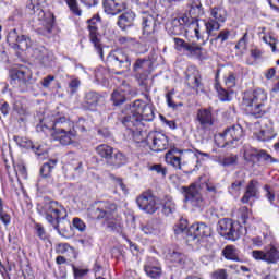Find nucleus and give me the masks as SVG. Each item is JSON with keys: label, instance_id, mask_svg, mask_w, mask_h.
Returning <instances> with one entry per match:
<instances>
[{"label": "nucleus", "instance_id": "79ce46f5", "mask_svg": "<svg viewBox=\"0 0 279 279\" xmlns=\"http://www.w3.org/2000/svg\"><path fill=\"white\" fill-rule=\"evenodd\" d=\"M174 234H187V236H191V232L189 231V221L185 219H181L178 225L173 228Z\"/></svg>", "mask_w": 279, "mask_h": 279}, {"label": "nucleus", "instance_id": "dca6fc26", "mask_svg": "<svg viewBox=\"0 0 279 279\" xmlns=\"http://www.w3.org/2000/svg\"><path fill=\"white\" fill-rule=\"evenodd\" d=\"M252 256L255 260H264L268 265H276L279 260V251L274 245H268L264 251H253Z\"/></svg>", "mask_w": 279, "mask_h": 279}, {"label": "nucleus", "instance_id": "774afa93", "mask_svg": "<svg viewBox=\"0 0 279 279\" xmlns=\"http://www.w3.org/2000/svg\"><path fill=\"white\" fill-rule=\"evenodd\" d=\"M213 279H228V272H226V269L215 271L213 274Z\"/></svg>", "mask_w": 279, "mask_h": 279}, {"label": "nucleus", "instance_id": "72a5a7b5", "mask_svg": "<svg viewBox=\"0 0 279 279\" xmlns=\"http://www.w3.org/2000/svg\"><path fill=\"white\" fill-rule=\"evenodd\" d=\"M110 101L114 108H120V106H123V104L128 101V96H125V92L123 89H114L111 93Z\"/></svg>", "mask_w": 279, "mask_h": 279}, {"label": "nucleus", "instance_id": "b1692460", "mask_svg": "<svg viewBox=\"0 0 279 279\" xmlns=\"http://www.w3.org/2000/svg\"><path fill=\"white\" fill-rule=\"evenodd\" d=\"M105 162L109 167H114L116 169H119V167L128 165V156L121 153V150L113 148L112 154H110V156L107 157V160Z\"/></svg>", "mask_w": 279, "mask_h": 279}, {"label": "nucleus", "instance_id": "c03bdc74", "mask_svg": "<svg viewBox=\"0 0 279 279\" xmlns=\"http://www.w3.org/2000/svg\"><path fill=\"white\" fill-rule=\"evenodd\" d=\"M70 12L74 14V16H82V10L80 9V2L77 0H64Z\"/></svg>", "mask_w": 279, "mask_h": 279}, {"label": "nucleus", "instance_id": "4468645a", "mask_svg": "<svg viewBox=\"0 0 279 279\" xmlns=\"http://www.w3.org/2000/svg\"><path fill=\"white\" fill-rule=\"evenodd\" d=\"M7 43L13 47V49H20V51H27V49L32 47V39L26 35L20 34L16 28L9 32Z\"/></svg>", "mask_w": 279, "mask_h": 279}, {"label": "nucleus", "instance_id": "5701e85b", "mask_svg": "<svg viewBox=\"0 0 279 279\" xmlns=\"http://www.w3.org/2000/svg\"><path fill=\"white\" fill-rule=\"evenodd\" d=\"M102 97L104 96H101V94L97 92H87L84 96V101L82 104L83 110H89L90 112H95Z\"/></svg>", "mask_w": 279, "mask_h": 279}, {"label": "nucleus", "instance_id": "09e8293b", "mask_svg": "<svg viewBox=\"0 0 279 279\" xmlns=\"http://www.w3.org/2000/svg\"><path fill=\"white\" fill-rule=\"evenodd\" d=\"M35 234L40 239V241H47L49 239L47 231H45V227L40 223H35Z\"/></svg>", "mask_w": 279, "mask_h": 279}, {"label": "nucleus", "instance_id": "6e6d98bb", "mask_svg": "<svg viewBox=\"0 0 279 279\" xmlns=\"http://www.w3.org/2000/svg\"><path fill=\"white\" fill-rule=\"evenodd\" d=\"M74 278L75 279H82L86 274H88V269H80L75 267V265L72 266Z\"/></svg>", "mask_w": 279, "mask_h": 279}, {"label": "nucleus", "instance_id": "338daca9", "mask_svg": "<svg viewBox=\"0 0 279 279\" xmlns=\"http://www.w3.org/2000/svg\"><path fill=\"white\" fill-rule=\"evenodd\" d=\"M80 80L78 78H73L69 83V88L71 89V93H77V88H80Z\"/></svg>", "mask_w": 279, "mask_h": 279}, {"label": "nucleus", "instance_id": "58836bf2", "mask_svg": "<svg viewBox=\"0 0 279 279\" xmlns=\"http://www.w3.org/2000/svg\"><path fill=\"white\" fill-rule=\"evenodd\" d=\"M114 147L108 145V144H100L96 147V154L100 156V158H104L105 162L109 158L110 154H112V150Z\"/></svg>", "mask_w": 279, "mask_h": 279}, {"label": "nucleus", "instance_id": "49530a36", "mask_svg": "<svg viewBox=\"0 0 279 279\" xmlns=\"http://www.w3.org/2000/svg\"><path fill=\"white\" fill-rule=\"evenodd\" d=\"M257 140L258 141H271V138H274L276 135L274 134V132L269 129H262L257 134Z\"/></svg>", "mask_w": 279, "mask_h": 279}, {"label": "nucleus", "instance_id": "7c9ffc66", "mask_svg": "<svg viewBox=\"0 0 279 279\" xmlns=\"http://www.w3.org/2000/svg\"><path fill=\"white\" fill-rule=\"evenodd\" d=\"M166 258L170 263L178 265V267H184V265H186V255L180 251L169 250L168 254L166 255Z\"/></svg>", "mask_w": 279, "mask_h": 279}, {"label": "nucleus", "instance_id": "3c124183", "mask_svg": "<svg viewBox=\"0 0 279 279\" xmlns=\"http://www.w3.org/2000/svg\"><path fill=\"white\" fill-rule=\"evenodd\" d=\"M238 160H239V156H236V155L227 156L222 159L221 166L222 167H232V166L236 165Z\"/></svg>", "mask_w": 279, "mask_h": 279}, {"label": "nucleus", "instance_id": "423d86ee", "mask_svg": "<svg viewBox=\"0 0 279 279\" xmlns=\"http://www.w3.org/2000/svg\"><path fill=\"white\" fill-rule=\"evenodd\" d=\"M266 102L267 94L263 89H255L254 92L245 93L242 100L246 111L250 112L252 117H255V119H260V117L266 114Z\"/></svg>", "mask_w": 279, "mask_h": 279}, {"label": "nucleus", "instance_id": "69168bd1", "mask_svg": "<svg viewBox=\"0 0 279 279\" xmlns=\"http://www.w3.org/2000/svg\"><path fill=\"white\" fill-rule=\"evenodd\" d=\"M171 32L174 36H180V34L184 33V25L172 23V31Z\"/></svg>", "mask_w": 279, "mask_h": 279}, {"label": "nucleus", "instance_id": "4c0bfd02", "mask_svg": "<svg viewBox=\"0 0 279 279\" xmlns=\"http://www.w3.org/2000/svg\"><path fill=\"white\" fill-rule=\"evenodd\" d=\"M144 234H158L160 232V225L158 220H150L146 225L142 226Z\"/></svg>", "mask_w": 279, "mask_h": 279}, {"label": "nucleus", "instance_id": "412c9836", "mask_svg": "<svg viewBox=\"0 0 279 279\" xmlns=\"http://www.w3.org/2000/svg\"><path fill=\"white\" fill-rule=\"evenodd\" d=\"M220 136L225 138L226 145H232L234 141H241L243 138V126L240 124L227 128Z\"/></svg>", "mask_w": 279, "mask_h": 279}, {"label": "nucleus", "instance_id": "864d4df0", "mask_svg": "<svg viewBox=\"0 0 279 279\" xmlns=\"http://www.w3.org/2000/svg\"><path fill=\"white\" fill-rule=\"evenodd\" d=\"M235 49H238L239 51H245V49H247V33H244L242 38H240V40L235 45Z\"/></svg>", "mask_w": 279, "mask_h": 279}, {"label": "nucleus", "instance_id": "f257e3e1", "mask_svg": "<svg viewBox=\"0 0 279 279\" xmlns=\"http://www.w3.org/2000/svg\"><path fill=\"white\" fill-rule=\"evenodd\" d=\"M117 203L112 201H98L96 207L88 210V217L94 221H104L109 232H122L123 221L117 213Z\"/></svg>", "mask_w": 279, "mask_h": 279}, {"label": "nucleus", "instance_id": "7ed1b4c3", "mask_svg": "<svg viewBox=\"0 0 279 279\" xmlns=\"http://www.w3.org/2000/svg\"><path fill=\"white\" fill-rule=\"evenodd\" d=\"M46 0H28L26 3V12L34 15L37 21H40L43 27L36 29L40 36H51L56 26V15L51 11H45Z\"/></svg>", "mask_w": 279, "mask_h": 279}, {"label": "nucleus", "instance_id": "a211bd4d", "mask_svg": "<svg viewBox=\"0 0 279 279\" xmlns=\"http://www.w3.org/2000/svg\"><path fill=\"white\" fill-rule=\"evenodd\" d=\"M137 206L141 210L148 213V215H154L158 210V203H156V197L149 193H143L136 198Z\"/></svg>", "mask_w": 279, "mask_h": 279}, {"label": "nucleus", "instance_id": "c9c22d12", "mask_svg": "<svg viewBox=\"0 0 279 279\" xmlns=\"http://www.w3.org/2000/svg\"><path fill=\"white\" fill-rule=\"evenodd\" d=\"M143 123L142 125L134 124L132 126H125L126 130H129V135L132 136L135 143H143V141H145V137L143 136Z\"/></svg>", "mask_w": 279, "mask_h": 279}, {"label": "nucleus", "instance_id": "c756f323", "mask_svg": "<svg viewBox=\"0 0 279 279\" xmlns=\"http://www.w3.org/2000/svg\"><path fill=\"white\" fill-rule=\"evenodd\" d=\"M222 256L227 260H234L235 263H243V257L241 256V251L234 245H227L222 250Z\"/></svg>", "mask_w": 279, "mask_h": 279}, {"label": "nucleus", "instance_id": "2eb2a0df", "mask_svg": "<svg viewBox=\"0 0 279 279\" xmlns=\"http://www.w3.org/2000/svg\"><path fill=\"white\" fill-rule=\"evenodd\" d=\"M199 130L208 132L215 125V116L213 114V107L198 109L195 118Z\"/></svg>", "mask_w": 279, "mask_h": 279}, {"label": "nucleus", "instance_id": "bf43d9fd", "mask_svg": "<svg viewBox=\"0 0 279 279\" xmlns=\"http://www.w3.org/2000/svg\"><path fill=\"white\" fill-rule=\"evenodd\" d=\"M264 190L266 191V198L268 202H270L271 205H274V202L276 201V194L271 191L269 185H265Z\"/></svg>", "mask_w": 279, "mask_h": 279}, {"label": "nucleus", "instance_id": "a18cd8bd", "mask_svg": "<svg viewBox=\"0 0 279 279\" xmlns=\"http://www.w3.org/2000/svg\"><path fill=\"white\" fill-rule=\"evenodd\" d=\"M193 83H192V88L193 90H199L202 88L203 83H202V74L199 73V70L193 68Z\"/></svg>", "mask_w": 279, "mask_h": 279}, {"label": "nucleus", "instance_id": "2f4dec72", "mask_svg": "<svg viewBox=\"0 0 279 279\" xmlns=\"http://www.w3.org/2000/svg\"><path fill=\"white\" fill-rule=\"evenodd\" d=\"M155 264H154V263ZM148 260L147 264L144 266V271L149 276V278L153 279H158L160 276H162V268L158 265V262L154 260Z\"/></svg>", "mask_w": 279, "mask_h": 279}, {"label": "nucleus", "instance_id": "e433bc0d", "mask_svg": "<svg viewBox=\"0 0 279 279\" xmlns=\"http://www.w3.org/2000/svg\"><path fill=\"white\" fill-rule=\"evenodd\" d=\"M190 15L192 19H194V21H197L199 16H204V7L202 5V0H192Z\"/></svg>", "mask_w": 279, "mask_h": 279}, {"label": "nucleus", "instance_id": "680f3d73", "mask_svg": "<svg viewBox=\"0 0 279 279\" xmlns=\"http://www.w3.org/2000/svg\"><path fill=\"white\" fill-rule=\"evenodd\" d=\"M72 223L76 230H80V232H84V230H86V223H84V220H81L80 218H74Z\"/></svg>", "mask_w": 279, "mask_h": 279}, {"label": "nucleus", "instance_id": "13d9d810", "mask_svg": "<svg viewBox=\"0 0 279 279\" xmlns=\"http://www.w3.org/2000/svg\"><path fill=\"white\" fill-rule=\"evenodd\" d=\"M34 154L38 156V158H43V156H47V150L43 148V145L40 144H35V147L33 148Z\"/></svg>", "mask_w": 279, "mask_h": 279}, {"label": "nucleus", "instance_id": "6e6552de", "mask_svg": "<svg viewBox=\"0 0 279 279\" xmlns=\"http://www.w3.org/2000/svg\"><path fill=\"white\" fill-rule=\"evenodd\" d=\"M133 60L134 58L130 52L112 50L107 57V64L118 69L116 75H123V73H129V71H131Z\"/></svg>", "mask_w": 279, "mask_h": 279}, {"label": "nucleus", "instance_id": "de8ad7c7", "mask_svg": "<svg viewBox=\"0 0 279 279\" xmlns=\"http://www.w3.org/2000/svg\"><path fill=\"white\" fill-rule=\"evenodd\" d=\"M13 138H14L15 143H17V145L20 147H24V149H32L33 150L34 147H35L34 142H32L27 138H23V137H19V136H14Z\"/></svg>", "mask_w": 279, "mask_h": 279}, {"label": "nucleus", "instance_id": "4be33fe9", "mask_svg": "<svg viewBox=\"0 0 279 279\" xmlns=\"http://www.w3.org/2000/svg\"><path fill=\"white\" fill-rule=\"evenodd\" d=\"M102 5L106 14H111L112 16L121 14L128 8L125 0H104Z\"/></svg>", "mask_w": 279, "mask_h": 279}, {"label": "nucleus", "instance_id": "ea45409f", "mask_svg": "<svg viewBox=\"0 0 279 279\" xmlns=\"http://www.w3.org/2000/svg\"><path fill=\"white\" fill-rule=\"evenodd\" d=\"M206 33L208 36H215L213 32H219L221 29V24L217 20H214L213 17H209L207 22H205Z\"/></svg>", "mask_w": 279, "mask_h": 279}, {"label": "nucleus", "instance_id": "9b49d317", "mask_svg": "<svg viewBox=\"0 0 279 279\" xmlns=\"http://www.w3.org/2000/svg\"><path fill=\"white\" fill-rule=\"evenodd\" d=\"M244 160L248 165H252V167H256V165H259V162H266V165L278 162V159L271 157V155L267 154V151L258 150L253 147L244 149Z\"/></svg>", "mask_w": 279, "mask_h": 279}, {"label": "nucleus", "instance_id": "ddd939ff", "mask_svg": "<svg viewBox=\"0 0 279 279\" xmlns=\"http://www.w3.org/2000/svg\"><path fill=\"white\" fill-rule=\"evenodd\" d=\"M101 16L99 14L94 15L92 19L87 20L88 31H89V40L93 43L97 53L104 60V48L101 47V39H99V26L97 23H100Z\"/></svg>", "mask_w": 279, "mask_h": 279}, {"label": "nucleus", "instance_id": "cd10ccee", "mask_svg": "<svg viewBox=\"0 0 279 279\" xmlns=\"http://www.w3.org/2000/svg\"><path fill=\"white\" fill-rule=\"evenodd\" d=\"M142 25L144 34L149 36L150 34L156 33V28L158 27V20L149 13H144L142 16Z\"/></svg>", "mask_w": 279, "mask_h": 279}, {"label": "nucleus", "instance_id": "f3484780", "mask_svg": "<svg viewBox=\"0 0 279 279\" xmlns=\"http://www.w3.org/2000/svg\"><path fill=\"white\" fill-rule=\"evenodd\" d=\"M148 143L150 144L151 151L159 153L169 149V137L160 132L149 133Z\"/></svg>", "mask_w": 279, "mask_h": 279}, {"label": "nucleus", "instance_id": "603ef678", "mask_svg": "<svg viewBox=\"0 0 279 279\" xmlns=\"http://www.w3.org/2000/svg\"><path fill=\"white\" fill-rule=\"evenodd\" d=\"M150 171H156V173L162 178L167 177V168L160 163H155L149 168Z\"/></svg>", "mask_w": 279, "mask_h": 279}, {"label": "nucleus", "instance_id": "bb28decb", "mask_svg": "<svg viewBox=\"0 0 279 279\" xmlns=\"http://www.w3.org/2000/svg\"><path fill=\"white\" fill-rule=\"evenodd\" d=\"M182 154H184V150L177 147L171 148L166 154V162L174 169H182Z\"/></svg>", "mask_w": 279, "mask_h": 279}, {"label": "nucleus", "instance_id": "f03ea898", "mask_svg": "<svg viewBox=\"0 0 279 279\" xmlns=\"http://www.w3.org/2000/svg\"><path fill=\"white\" fill-rule=\"evenodd\" d=\"M46 220L57 230L60 236L71 239V222L66 220V209L56 201L44 204Z\"/></svg>", "mask_w": 279, "mask_h": 279}, {"label": "nucleus", "instance_id": "f8f14e48", "mask_svg": "<svg viewBox=\"0 0 279 279\" xmlns=\"http://www.w3.org/2000/svg\"><path fill=\"white\" fill-rule=\"evenodd\" d=\"M151 73V61L148 59L138 58L133 63V75L138 81L140 86H145Z\"/></svg>", "mask_w": 279, "mask_h": 279}, {"label": "nucleus", "instance_id": "f704fd0d", "mask_svg": "<svg viewBox=\"0 0 279 279\" xmlns=\"http://www.w3.org/2000/svg\"><path fill=\"white\" fill-rule=\"evenodd\" d=\"M56 165H58V159H50L48 162H45L39 170L40 178L49 180L51 178V171L56 169Z\"/></svg>", "mask_w": 279, "mask_h": 279}, {"label": "nucleus", "instance_id": "a19ab883", "mask_svg": "<svg viewBox=\"0 0 279 279\" xmlns=\"http://www.w3.org/2000/svg\"><path fill=\"white\" fill-rule=\"evenodd\" d=\"M211 19L218 23H226V11L221 8L215 7L210 11Z\"/></svg>", "mask_w": 279, "mask_h": 279}, {"label": "nucleus", "instance_id": "8fccbe9b", "mask_svg": "<svg viewBox=\"0 0 279 279\" xmlns=\"http://www.w3.org/2000/svg\"><path fill=\"white\" fill-rule=\"evenodd\" d=\"M228 38H230V31L222 29L215 38L210 39V44L213 45V43H217V40H220V43H226Z\"/></svg>", "mask_w": 279, "mask_h": 279}, {"label": "nucleus", "instance_id": "1a4fd4ad", "mask_svg": "<svg viewBox=\"0 0 279 279\" xmlns=\"http://www.w3.org/2000/svg\"><path fill=\"white\" fill-rule=\"evenodd\" d=\"M243 226L241 223L230 219L223 218L218 221V232L221 236L228 239V241H239L243 236Z\"/></svg>", "mask_w": 279, "mask_h": 279}, {"label": "nucleus", "instance_id": "aec40b11", "mask_svg": "<svg viewBox=\"0 0 279 279\" xmlns=\"http://www.w3.org/2000/svg\"><path fill=\"white\" fill-rule=\"evenodd\" d=\"M259 186L260 183L258 180L252 179L246 185L244 195L241 198L242 204H250L252 206L250 199H258L260 197Z\"/></svg>", "mask_w": 279, "mask_h": 279}, {"label": "nucleus", "instance_id": "0e129e2a", "mask_svg": "<svg viewBox=\"0 0 279 279\" xmlns=\"http://www.w3.org/2000/svg\"><path fill=\"white\" fill-rule=\"evenodd\" d=\"M71 248V245L69 243H59L56 247L57 254H66L69 250Z\"/></svg>", "mask_w": 279, "mask_h": 279}, {"label": "nucleus", "instance_id": "393cba45", "mask_svg": "<svg viewBox=\"0 0 279 279\" xmlns=\"http://www.w3.org/2000/svg\"><path fill=\"white\" fill-rule=\"evenodd\" d=\"M13 110L19 114V123H25L27 117H29V110L27 109V104L25 98L16 97L13 104Z\"/></svg>", "mask_w": 279, "mask_h": 279}, {"label": "nucleus", "instance_id": "37998d69", "mask_svg": "<svg viewBox=\"0 0 279 279\" xmlns=\"http://www.w3.org/2000/svg\"><path fill=\"white\" fill-rule=\"evenodd\" d=\"M175 210H177L175 202H173L172 198H167L166 202L163 203V207H162L163 215L169 217V215H173V213H175Z\"/></svg>", "mask_w": 279, "mask_h": 279}, {"label": "nucleus", "instance_id": "a878e982", "mask_svg": "<svg viewBox=\"0 0 279 279\" xmlns=\"http://www.w3.org/2000/svg\"><path fill=\"white\" fill-rule=\"evenodd\" d=\"M50 136L52 141H59L61 145H71L76 134L74 130L68 129L65 131L51 132Z\"/></svg>", "mask_w": 279, "mask_h": 279}, {"label": "nucleus", "instance_id": "5fc2aeb1", "mask_svg": "<svg viewBox=\"0 0 279 279\" xmlns=\"http://www.w3.org/2000/svg\"><path fill=\"white\" fill-rule=\"evenodd\" d=\"M239 216L242 219L243 223H247V219H250V208H247V206L240 207Z\"/></svg>", "mask_w": 279, "mask_h": 279}, {"label": "nucleus", "instance_id": "e2e57ef3", "mask_svg": "<svg viewBox=\"0 0 279 279\" xmlns=\"http://www.w3.org/2000/svg\"><path fill=\"white\" fill-rule=\"evenodd\" d=\"M166 99L169 108H172L173 110L178 109V104L173 102V92H168L166 94Z\"/></svg>", "mask_w": 279, "mask_h": 279}, {"label": "nucleus", "instance_id": "20e7f679", "mask_svg": "<svg viewBox=\"0 0 279 279\" xmlns=\"http://www.w3.org/2000/svg\"><path fill=\"white\" fill-rule=\"evenodd\" d=\"M131 113L121 119L124 128H132V125H142L143 121H154L156 114L154 113V106L143 102L137 99L131 105Z\"/></svg>", "mask_w": 279, "mask_h": 279}, {"label": "nucleus", "instance_id": "c85d7f7f", "mask_svg": "<svg viewBox=\"0 0 279 279\" xmlns=\"http://www.w3.org/2000/svg\"><path fill=\"white\" fill-rule=\"evenodd\" d=\"M136 19V14L133 11H126L122 13L118 17L117 25L122 29V32H125V29H130V27H134V20Z\"/></svg>", "mask_w": 279, "mask_h": 279}, {"label": "nucleus", "instance_id": "6ab92c4d", "mask_svg": "<svg viewBox=\"0 0 279 279\" xmlns=\"http://www.w3.org/2000/svg\"><path fill=\"white\" fill-rule=\"evenodd\" d=\"M189 232L192 239H198V241H206L213 235V229L205 222H197L190 227Z\"/></svg>", "mask_w": 279, "mask_h": 279}, {"label": "nucleus", "instance_id": "473e14b6", "mask_svg": "<svg viewBox=\"0 0 279 279\" xmlns=\"http://www.w3.org/2000/svg\"><path fill=\"white\" fill-rule=\"evenodd\" d=\"M71 125L69 118L64 116L56 118L52 123V132H66V130L71 129Z\"/></svg>", "mask_w": 279, "mask_h": 279}, {"label": "nucleus", "instance_id": "052dcab7", "mask_svg": "<svg viewBox=\"0 0 279 279\" xmlns=\"http://www.w3.org/2000/svg\"><path fill=\"white\" fill-rule=\"evenodd\" d=\"M226 85L229 88H234L236 86V75L234 73L230 72L227 80H226Z\"/></svg>", "mask_w": 279, "mask_h": 279}, {"label": "nucleus", "instance_id": "0eeeda50", "mask_svg": "<svg viewBox=\"0 0 279 279\" xmlns=\"http://www.w3.org/2000/svg\"><path fill=\"white\" fill-rule=\"evenodd\" d=\"M10 84L13 88H17L20 93H27L29 90L32 82V71L25 65L14 68L9 71Z\"/></svg>", "mask_w": 279, "mask_h": 279}, {"label": "nucleus", "instance_id": "9d476101", "mask_svg": "<svg viewBox=\"0 0 279 279\" xmlns=\"http://www.w3.org/2000/svg\"><path fill=\"white\" fill-rule=\"evenodd\" d=\"M175 51H183L189 58H196V60H204V47L199 46L196 41H186L182 38L174 37Z\"/></svg>", "mask_w": 279, "mask_h": 279}, {"label": "nucleus", "instance_id": "4d7b16f0", "mask_svg": "<svg viewBox=\"0 0 279 279\" xmlns=\"http://www.w3.org/2000/svg\"><path fill=\"white\" fill-rule=\"evenodd\" d=\"M14 170L19 175H22V178H27V168L23 163H17L14 166Z\"/></svg>", "mask_w": 279, "mask_h": 279}, {"label": "nucleus", "instance_id": "39448f33", "mask_svg": "<svg viewBox=\"0 0 279 279\" xmlns=\"http://www.w3.org/2000/svg\"><path fill=\"white\" fill-rule=\"evenodd\" d=\"M202 180H204V177H199L197 181L191 183L189 186H182V193L184 195L183 202L191 204L194 208H202V206H204V196H202L204 186L208 193H217L215 184Z\"/></svg>", "mask_w": 279, "mask_h": 279}]
</instances>
